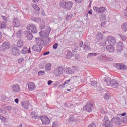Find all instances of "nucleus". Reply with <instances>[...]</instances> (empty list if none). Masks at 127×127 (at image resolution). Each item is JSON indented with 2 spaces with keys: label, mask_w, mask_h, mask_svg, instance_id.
<instances>
[{
  "label": "nucleus",
  "mask_w": 127,
  "mask_h": 127,
  "mask_svg": "<svg viewBox=\"0 0 127 127\" xmlns=\"http://www.w3.org/2000/svg\"><path fill=\"white\" fill-rule=\"evenodd\" d=\"M104 82L106 83L107 86H111L112 88H115V89H118L120 86L119 82L116 79L106 78Z\"/></svg>",
  "instance_id": "1"
},
{
  "label": "nucleus",
  "mask_w": 127,
  "mask_h": 127,
  "mask_svg": "<svg viewBox=\"0 0 127 127\" xmlns=\"http://www.w3.org/2000/svg\"><path fill=\"white\" fill-rule=\"evenodd\" d=\"M60 6L61 7H63V8H66V9L70 10L73 6V2L71 1H68L66 0H61Z\"/></svg>",
  "instance_id": "2"
},
{
  "label": "nucleus",
  "mask_w": 127,
  "mask_h": 127,
  "mask_svg": "<svg viewBox=\"0 0 127 127\" xmlns=\"http://www.w3.org/2000/svg\"><path fill=\"white\" fill-rule=\"evenodd\" d=\"M96 59L100 62H107V61H112L113 59L108 58L106 55L102 54L98 56Z\"/></svg>",
  "instance_id": "3"
},
{
  "label": "nucleus",
  "mask_w": 127,
  "mask_h": 127,
  "mask_svg": "<svg viewBox=\"0 0 127 127\" xmlns=\"http://www.w3.org/2000/svg\"><path fill=\"white\" fill-rule=\"evenodd\" d=\"M82 112H87L88 113H91L93 111V104L91 103V102H88L83 108L81 109Z\"/></svg>",
  "instance_id": "4"
},
{
  "label": "nucleus",
  "mask_w": 127,
  "mask_h": 127,
  "mask_svg": "<svg viewBox=\"0 0 127 127\" xmlns=\"http://www.w3.org/2000/svg\"><path fill=\"white\" fill-rule=\"evenodd\" d=\"M109 120V116L105 115L103 117V126L105 127H114V125L112 124V122Z\"/></svg>",
  "instance_id": "5"
},
{
  "label": "nucleus",
  "mask_w": 127,
  "mask_h": 127,
  "mask_svg": "<svg viewBox=\"0 0 127 127\" xmlns=\"http://www.w3.org/2000/svg\"><path fill=\"white\" fill-rule=\"evenodd\" d=\"M64 72V68L62 66H59L57 68L54 70V74L56 77H59L62 76Z\"/></svg>",
  "instance_id": "6"
},
{
  "label": "nucleus",
  "mask_w": 127,
  "mask_h": 127,
  "mask_svg": "<svg viewBox=\"0 0 127 127\" xmlns=\"http://www.w3.org/2000/svg\"><path fill=\"white\" fill-rule=\"evenodd\" d=\"M27 29L28 30L29 32L33 33H37V28L34 24H28L27 27Z\"/></svg>",
  "instance_id": "7"
},
{
  "label": "nucleus",
  "mask_w": 127,
  "mask_h": 127,
  "mask_svg": "<svg viewBox=\"0 0 127 127\" xmlns=\"http://www.w3.org/2000/svg\"><path fill=\"white\" fill-rule=\"evenodd\" d=\"M40 120L41 121L42 124L45 125V126H47V125H49V123H50V119L46 116H42L40 117Z\"/></svg>",
  "instance_id": "8"
},
{
  "label": "nucleus",
  "mask_w": 127,
  "mask_h": 127,
  "mask_svg": "<svg viewBox=\"0 0 127 127\" xmlns=\"http://www.w3.org/2000/svg\"><path fill=\"white\" fill-rule=\"evenodd\" d=\"M114 66L117 68L118 70H122V71H126L127 69V66L124 64L115 63L114 64Z\"/></svg>",
  "instance_id": "9"
},
{
  "label": "nucleus",
  "mask_w": 127,
  "mask_h": 127,
  "mask_svg": "<svg viewBox=\"0 0 127 127\" xmlns=\"http://www.w3.org/2000/svg\"><path fill=\"white\" fill-rule=\"evenodd\" d=\"M35 41L37 43V45H39V46H41V47H42V46H46V43H45V41L41 38H36Z\"/></svg>",
  "instance_id": "10"
},
{
  "label": "nucleus",
  "mask_w": 127,
  "mask_h": 127,
  "mask_svg": "<svg viewBox=\"0 0 127 127\" xmlns=\"http://www.w3.org/2000/svg\"><path fill=\"white\" fill-rule=\"evenodd\" d=\"M11 54L14 56H18L20 54V50L17 47H14L11 49Z\"/></svg>",
  "instance_id": "11"
},
{
  "label": "nucleus",
  "mask_w": 127,
  "mask_h": 127,
  "mask_svg": "<svg viewBox=\"0 0 127 127\" xmlns=\"http://www.w3.org/2000/svg\"><path fill=\"white\" fill-rule=\"evenodd\" d=\"M111 122L113 125H117V126H120L122 124V121L120 118L117 117H113L111 120Z\"/></svg>",
  "instance_id": "12"
},
{
  "label": "nucleus",
  "mask_w": 127,
  "mask_h": 127,
  "mask_svg": "<svg viewBox=\"0 0 127 127\" xmlns=\"http://www.w3.org/2000/svg\"><path fill=\"white\" fill-rule=\"evenodd\" d=\"M104 39V36L103 34L101 33H98L95 37V43H98V42H100V41H102Z\"/></svg>",
  "instance_id": "13"
},
{
  "label": "nucleus",
  "mask_w": 127,
  "mask_h": 127,
  "mask_svg": "<svg viewBox=\"0 0 127 127\" xmlns=\"http://www.w3.org/2000/svg\"><path fill=\"white\" fill-rule=\"evenodd\" d=\"M108 40L109 45L114 46L115 44H116V43H117V42H116V39L114 37L109 36L108 37Z\"/></svg>",
  "instance_id": "14"
},
{
  "label": "nucleus",
  "mask_w": 127,
  "mask_h": 127,
  "mask_svg": "<svg viewBox=\"0 0 127 127\" xmlns=\"http://www.w3.org/2000/svg\"><path fill=\"white\" fill-rule=\"evenodd\" d=\"M50 31H51V29H48L46 31V32L40 31L39 34L41 37H47L49 36V34L50 33Z\"/></svg>",
  "instance_id": "15"
},
{
  "label": "nucleus",
  "mask_w": 127,
  "mask_h": 127,
  "mask_svg": "<svg viewBox=\"0 0 127 127\" xmlns=\"http://www.w3.org/2000/svg\"><path fill=\"white\" fill-rule=\"evenodd\" d=\"M3 51H5V50H8L10 48V44L8 42H4L1 46Z\"/></svg>",
  "instance_id": "16"
},
{
  "label": "nucleus",
  "mask_w": 127,
  "mask_h": 127,
  "mask_svg": "<svg viewBox=\"0 0 127 127\" xmlns=\"http://www.w3.org/2000/svg\"><path fill=\"white\" fill-rule=\"evenodd\" d=\"M29 101L27 100L21 102V106L24 110H28L29 109Z\"/></svg>",
  "instance_id": "17"
},
{
  "label": "nucleus",
  "mask_w": 127,
  "mask_h": 127,
  "mask_svg": "<svg viewBox=\"0 0 127 127\" xmlns=\"http://www.w3.org/2000/svg\"><path fill=\"white\" fill-rule=\"evenodd\" d=\"M42 49V47L39 46L38 45H35L32 47V50L36 52H40Z\"/></svg>",
  "instance_id": "18"
},
{
  "label": "nucleus",
  "mask_w": 127,
  "mask_h": 127,
  "mask_svg": "<svg viewBox=\"0 0 127 127\" xmlns=\"http://www.w3.org/2000/svg\"><path fill=\"white\" fill-rule=\"evenodd\" d=\"M28 87L29 91H33L35 90L36 86L33 82H29L28 84Z\"/></svg>",
  "instance_id": "19"
},
{
  "label": "nucleus",
  "mask_w": 127,
  "mask_h": 127,
  "mask_svg": "<svg viewBox=\"0 0 127 127\" xmlns=\"http://www.w3.org/2000/svg\"><path fill=\"white\" fill-rule=\"evenodd\" d=\"M117 48L118 50V52H121L123 51V48H124V45L121 42H119L117 44Z\"/></svg>",
  "instance_id": "20"
},
{
  "label": "nucleus",
  "mask_w": 127,
  "mask_h": 127,
  "mask_svg": "<svg viewBox=\"0 0 127 127\" xmlns=\"http://www.w3.org/2000/svg\"><path fill=\"white\" fill-rule=\"evenodd\" d=\"M22 54H27V53H31L30 50V47L27 48V47H23L21 51Z\"/></svg>",
  "instance_id": "21"
},
{
  "label": "nucleus",
  "mask_w": 127,
  "mask_h": 127,
  "mask_svg": "<svg viewBox=\"0 0 127 127\" xmlns=\"http://www.w3.org/2000/svg\"><path fill=\"white\" fill-rule=\"evenodd\" d=\"M13 25L14 26V27H18L20 26V22H19L18 19L15 18L13 20Z\"/></svg>",
  "instance_id": "22"
},
{
  "label": "nucleus",
  "mask_w": 127,
  "mask_h": 127,
  "mask_svg": "<svg viewBox=\"0 0 127 127\" xmlns=\"http://www.w3.org/2000/svg\"><path fill=\"white\" fill-rule=\"evenodd\" d=\"M25 36L27 38L28 40H32L34 37L33 35L32 34V33L30 32H27L25 34Z\"/></svg>",
  "instance_id": "23"
},
{
  "label": "nucleus",
  "mask_w": 127,
  "mask_h": 127,
  "mask_svg": "<svg viewBox=\"0 0 127 127\" xmlns=\"http://www.w3.org/2000/svg\"><path fill=\"white\" fill-rule=\"evenodd\" d=\"M72 57H74V53L71 51H67V54L66 55V59H71Z\"/></svg>",
  "instance_id": "24"
},
{
  "label": "nucleus",
  "mask_w": 127,
  "mask_h": 127,
  "mask_svg": "<svg viewBox=\"0 0 127 127\" xmlns=\"http://www.w3.org/2000/svg\"><path fill=\"white\" fill-rule=\"evenodd\" d=\"M106 49L108 52H110V53H112V52L115 51V47L112 45L107 46Z\"/></svg>",
  "instance_id": "25"
},
{
  "label": "nucleus",
  "mask_w": 127,
  "mask_h": 127,
  "mask_svg": "<svg viewBox=\"0 0 127 127\" xmlns=\"http://www.w3.org/2000/svg\"><path fill=\"white\" fill-rule=\"evenodd\" d=\"M13 91L15 92L16 93H18L20 92V87H19V85L18 84H15L13 86Z\"/></svg>",
  "instance_id": "26"
},
{
  "label": "nucleus",
  "mask_w": 127,
  "mask_h": 127,
  "mask_svg": "<svg viewBox=\"0 0 127 127\" xmlns=\"http://www.w3.org/2000/svg\"><path fill=\"white\" fill-rule=\"evenodd\" d=\"M22 46H23V41L20 39L18 41L16 47H17L18 48H21Z\"/></svg>",
  "instance_id": "27"
},
{
  "label": "nucleus",
  "mask_w": 127,
  "mask_h": 127,
  "mask_svg": "<svg viewBox=\"0 0 127 127\" xmlns=\"http://www.w3.org/2000/svg\"><path fill=\"white\" fill-rule=\"evenodd\" d=\"M31 20L32 21H34V22H36V23H38L40 22V21H41V19L40 18V17L35 18L34 17H32L31 18Z\"/></svg>",
  "instance_id": "28"
},
{
  "label": "nucleus",
  "mask_w": 127,
  "mask_h": 127,
  "mask_svg": "<svg viewBox=\"0 0 127 127\" xmlns=\"http://www.w3.org/2000/svg\"><path fill=\"white\" fill-rule=\"evenodd\" d=\"M52 66V65H51V64L50 63L47 64L45 67L46 71H47V72H50V71L51 70Z\"/></svg>",
  "instance_id": "29"
},
{
  "label": "nucleus",
  "mask_w": 127,
  "mask_h": 127,
  "mask_svg": "<svg viewBox=\"0 0 127 127\" xmlns=\"http://www.w3.org/2000/svg\"><path fill=\"white\" fill-rule=\"evenodd\" d=\"M16 35L18 38H21L22 37V30H19L17 32Z\"/></svg>",
  "instance_id": "30"
},
{
  "label": "nucleus",
  "mask_w": 127,
  "mask_h": 127,
  "mask_svg": "<svg viewBox=\"0 0 127 127\" xmlns=\"http://www.w3.org/2000/svg\"><path fill=\"white\" fill-rule=\"evenodd\" d=\"M83 48L84 49V50H86V51H91V48L90 47V46H88L85 44H84L83 46Z\"/></svg>",
  "instance_id": "31"
},
{
  "label": "nucleus",
  "mask_w": 127,
  "mask_h": 127,
  "mask_svg": "<svg viewBox=\"0 0 127 127\" xmlns=\"http://www.w3.org/2000/svg\"><path fill=\"white\" fill-rule=\"evenodd\" d=\"M122 29L124 30V32H126L127 31V22L126 23H124L121 26Z\"/></svg>",
  "instance_id": "32"
},
{
  "label": "nucleus",
  "mask_w": 127,
  "mask_h": 127,
  "mask_svg": "<svg viewBox=\"0 0 127 127\" xmlns=\"http://www.w3.org/2000/svg\"><path fill=\"white\" fill-rule=\"evenodd\" d=\"M32 7L35 9V10H36V11H39L40 10V8L38 7V5L36 4H34L32 5Z\"/></svg>",
  "instance_id": "33"
},
{
  "label": "nucleus",
  "mask_w": 127,
  "mask_h": 127,
  "mask_svg": "<svg viewBox=\"0 0 127 127\" xmlns=\"http://www.w3.org/2000/svg\"><path fill=\"white\" fill-rule=\"evenodd\" d=\"M45 28V22L42 21L40 25V29H44Z\"/></svg>",
  "instance_id": "34"
},
{
  "label": "nucleus",
  "mask_w": 127,
  "mask_h": 127,
  "mask_svg": "<svg viewBox=\"0 0 127 127\" xmlns=\"http://www.w3.org/2000/svg\"><path fill=\"white\" fill-rule=\"evenodd\" d=\"M106 11V8L104 6H101L99 7L100 13H103Z\"/></svg>",
  "instance_id": "35"
},
{
  "label": "nucleus",
  "mask_w": 127,
  "mask_h": 127,
  "mask_svg": "<svg viewBox=\"0 0 127 127\" xmlns=\"http://www.w3.org/2000/svg\"><path fill=\"white\" fill-rule=\"evenodd\" d=\"M106 15L104 14H102L100 16V19L102 21L106 20Z\"/></svg>",
  "instance_id": "36"
},
{
  "label": "nucleus",
  "mask_w": 127,
  "mask_h": 127,
  "mask_svg": "<svg viewBox=\"0 0 127 127\" xmlns=\"http://www.w3.org/2000/svg\"><path fill=\"white\" fill-rule=\"evenodd\" d=\"M92 56H97V53H91L88 54L87 55V58H90V57H92Z\"/></svg>",
  "instance_id": "37"
},
{
  "label": "nucleus",
  "mask_w": 127,
  "mask_h": 127,
  "mask_svg": "<svg viewBox=\"0 0 127 127\" xmlns=\"http://www.w3.org/2000/svg\"><path fill=\"white\" fill-rule=\"evenodd\" d=\"M73 17V15L72 14H69L66 15L65 18L66 20H70Z\"/></svg>",
  "instance_id": "38"
},
{
  "label": "nucleus",
  "mask_w": 127,
  "mask_h": 127,
  "mask_svg": "<svg viewBox=\"0 0 127 127\" xmlns=\"http://www.w3.org/2000/svg\"><path fill=\"white\" fill-rule=\"evenodd\" d=\"M93 10L95 11L96 12H97L98 13H100V8L96 6H94L93 8Z\"/></svg>",
  "instance_id": "39"
},
{
  "label": "nucleus",
  "mask_w": 127,
  "mask_h": 127,
  "mask_svg": "<svg viewBox=\"0 0 127 127\" xmlns=\"http://www.w3.org/2000/svg\"><path fill=\"white\" fill-rule=\"evenodd\" d=\"M38 75L39 76H42L43 75H45V71H44V70L39 71L38 72Z\"/></svg>",
  "instance_id": "40"
},
{
  "label": "nucleus",
  "mask_w": 127,
  "mask_h": 127,
  "mask_svg": "<svg viewBox=\"0 0 127 127\" xmlns=\"http://www.w3.org/2000/svg\"><path fill=\"white\" fill-rule=\"evenodd\" d=\"M104 98L105 100H109V99H110V94L109 93H106Z\"/></svg>",
  "instance_id": "41"
},
{
  "label": "nucleus",
  "mask_w": 127,
  "mask_h": 127,
  "mask_svg": "<svg viewBox=\"0 0 127 127\" xmlns=\"http://www.w3.org/2000/svg\"><path fill=\"white\" fill-rule=\"evenodd\" d=\"M106 45H107V41L99 43V46H106Z\"/></svg>",
  "instance_id": "42"
},
{
  "label": "nucleus",
  "mask_w": 127,
  "mask_h": 127,
  "mask_svg": "<svg viewBox=\"0 0 127 127\" xmlns=\"http://www.w3.org/2000/svg\"><path fill=\"white\" fill-rule=\"evenodd\" d=\"M68 122L70 123V122H76V119L74 118V117L73 116H70V118L68 120Z\"/></svg>",
  "instance_id": "43"
},
{
  "label": "nucleus",
  "mask_w": 127,
  "mask_h": 127,
  "mask_svg": "<svg viewBox=\"0 0 127 127\" xmlns=\"http://www.w3.org/2000/svg\"><path fill=\"white\" fill-rule=\"evenodd\" d=\"M120 36L121 39L123 40V41H126V40H127V36L123 35H120Z\"/></svg>",
  "instance_id": "44"
},
{
  "label": "nucleus",
  "mask_w": 127,
  "mask_h": 127,
  "mask_svg": "<svg viewBox=\"0 0 127 127\" xmlns=\"http://www.w3.org/2000/svg\"><path fill=\"white\" fill-rule=\"evenodd\" d=\"M67 71H68V74H73V73H74V70H72V69H71V68L68 67L67 68Z\"/></svg>",
  "instance_id": "45"
},
{
  "label": "nucleus",
  "mask_w": 127,
  "mask_h": 127,
  "mask_svg": "<svg viewBox=\"0 0 127 127\" xmlns=\"http://www.w3.org/2000/svg\"><path fill=\"white\" fill-rule=\"evenodd\" d=\"M1 17L4 22H7V18L5 16L2 15Z\"/></svg>",
  "instance_id": "46"
},
{
  "label": "nucleus",
  "mask_w": 127,
  "mask_h": 127,
  "mask_svg": "<svg viewBox=\"0 0 127 127\" xmlns=\"http://www.w3.org/2000/svg\"><path fill=\"white\" fill-rule=\"evenodd\" d=\"M18 63H22L24 61V59L23 58H21L18 59Z\"/></svg>",
  "instance_id": "47"
},
{
  "label": "nucleus",
  "mask_w": 127,
  "mask_h": 127,
  "mask_svg": "<svg viewBox=\"0 0 127 127\" xmlns=\"http://www.w3.org/2000/svg\"><path fill=\"white\" fill-rule=\"evenodd\" d=\"M92 86H93L94 87H95V86H97V82L96 81L94 80L91 82Z\"/></svg>",
  "instance_id": "48"
},
{
  "label": "nucleus",
  "mask_w": 127,
  "mask_h": 127,
  "mask_svg": "<svg viewBox=\"0 0 127 127\" xmlns=\"http://www.w3.org/2000/svg\"><path fill=\"white\" fill-rule=\"evenodd\" d=\"M57 47H58V44L57 43L53 45V49H57Z\"/></svg>",
  "instance_id": "49"
},
{
  "label": "nucleus",
  "mask_w": 127,
  "mask_h": 127,
  "mask_svg": "<svg viewBox=\"0 0 127 127\" xmlns=\"http://www.w3.org/2000/svg\"><path fill=\"white\" fill-rule=\"evenodd\" d=\"M0 120H1V121H4L5 120H6V118L3 117L2 116L0 115Z\"/></svg>",
  "instance_id": "50"
},
{
  "label": "nucleus",
  "mask_w": 127,
  "mask_h": 127,
  "mask_svg": "<svg viewBox=\"0 0 127 127\" xmlns=\"http://www.w3.org/2000/svg\"><path fill=\"white\" fill-rule=\"evenodd\" d=\"M76 3H81L83 2V0H74Z\"/></svg>",
  "instance_id": "51"
},
{
  "label": "nucleus",
  "mask_w": 127,
  "mask_h": 127,
  "mask_svg": "<svg viewBox=\"0 0 127 127\" xmlns=\"http://www.w3.org/2000/svg\"><path fill=\"white\" fill-rule=\"evenodd\" d=\"M5 23H1V29L2 28H5Z\"/></svg>",
  "instance_id": "52"
},
{
  "label": "nucleus",
  "mask_w": 127,
  "mask_h": 127,
  "mask_svg": "<svg viewBox=\"0 0 127 127\" xmlns=\"http://www.w3.org/2000/svg\"><path fill=\"white\" fill-rule=\"evenodd\" d=\"M6 109L7 110V111H8V112H9V111L11 110V107L8 106L6 107Z\"/></svg>",
  "instance_id": "53"
},
{
  "label": "nucleus",
  "mask_w": 127,
  "mask_h": 127,
  "mask_svg": "<svg viewBox=\"0 0 127 127\" xmlns=\"http://www.w3.org/2000/svg\"><path fill=\"white\" fill-rule=\"evenodd\" d=\"M65 85H66V84H65V82H64V83H62V84L60 85L59 87L60 88H64V87H65Z\"/></svg>",
  "instance_id": "54"
},
{
  "label": "nucleus",
  "mask_w": 127,
  "mask_h": 127,
  "mask_svg": "<svg viewBox=\"0 0 127 127\" xmlns=\"http://www.w3.org/2000/svg\"><path fill=\"white\" fill-rule=\"evenodd\" d=\"M0 113H1L2 114H6V111L4 110H0Z\"/></svg>",
  "instance_id": "55"
},
{
  "label": "nucleus",
  "mask_w": 127,
  "mask_h": 127,
  "mask_svg": "<svg viewBox=\"0 0 127 127\" xmlns=\"http://www.w3.org/2000/svg\"><path fill=\"white\" fill-rule=\"evenodd\" d=\"M50 53V52L49 51H48V52L44 53L43 55H44V56H45L46 55H49Z\"/></svg>",
  "instance_id": "56"
},
{
  "label": "nucleus",
  "mask_w": 127,
  "mask_h": 127,
  "mask_svg": "<svg viewBox=\"0 0 127 127\" xmlns=\"http://www.w3.org/2000/svg\"><path fill=\"white\" fill-rule=\"evenodd\" d=\"M41 11L42 15H43V16H45V12H44V10H42Z\"/></svg>",
  "instance_id": "57"
},
{
  "label": "nucleus",
  "mask_w": 127,
  "mask_h": 127,
  "mask_svg": "<svg viewBox=\"0 0 127 127\" xmlns=\"http://www.w3.org/2000/svg\"><path fill=\"white\" fill-rule=\"evenodd\" d=\"M57 124H56V122H53L52 125V127H57Z\"/></svg>",
  "instance_id": "58"
},
{
  "label": "nucleus",
  "mask_w": 127,
  "mask_h": 127,
  "mask_svg": "<svg viewBox=\"0 0 127 127\" xmlns=\"http://www.w3.org/2000/svg\"><path fill=\"white\" fill-rule=\"evenodd\" d=\"M88 14H90V15H92V14H93V10L92 9H90L89 11H88Z\"/></svg>",
  "instance_id": "59"
},
{
  "label": "nucleus",
  "mask_w": 127,
  "mask_h": 127,
  "mask_svg": "<svg viewBox=\"0 0 127 127\" xmlns=\"http://www.w3.org/2000/svg\"><path fill=\"white\" fill-rule=\"evenodd\" d=\"M53 82L52 81V80H49L48 81V85H49V86H50V85H51L52 84Z\"/></svg>",
  "instance_id": "60"
},
{
  "label": "nucleus",
  "mask_w": 127,
  "mask_h": 127,
  "mask_svg": "<svg viewBox=\"0 0 127 127\" xmlns=\"http://www.w3.org/2000/svg\"><path fill=\"white\" fill-rule=\"evenodd\" d=\"M14 102H15V103H16V104H18V102H19V100H18V98H16L14 100Z\"/></svg>",
  "instance_id": "61"
},
{
  "label": "nucleus",
  "mask_w": 127,
  "mask_h": 127,
  "mask_svg": "<svg viewBox=\"0 0 127 127\" xmlns=\"http://www.w3.org/2000/svg\"><path fill=\"white\" fill-rule=\"evenodd\" d=\"M1 99L4 101V100H6V96H5V95H3L1 96Z\"/></svg>",
  "instance_id": "62"
},
{
  "label": "nucleus",
  "mask_w": 127,
  "mask_h": 127,
  "mask_svg": "<svg viewBox=\"0 0 127 127\" xmlns=\"http://www.w3.org/2000/svg\"><path fill=\"white\" fill-rule=\"evenodd\" d=\"M100 112L102 113V114H106V111L104 110L103 109L100 110Z\"/></svg>",
  "instance_id": "63"
},
{
  "label": "nucleus",
  "mask_w": 127,
  "mask_h": 127,
  "mask_svg": "<svg viewBox=\"0 0 127 127\" xmlns=\"http://www.w3.org/2000/svg\"><path fill=\"white\" fill-rule=\"evenodd\" d=\"M101 26H104V25H106V22H102L101 23Z\"/></svg>",
  "instance_id": "64"
}]
</instances>
